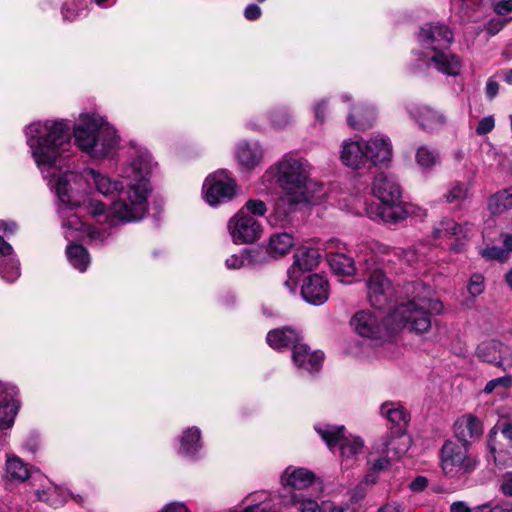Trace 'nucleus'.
I'll list each match as a JSON object with an SVG mask.
<instances>
[{"instance_id":"nucleus-43","label":"nucleus","mask_w":512,"mask_h":512,"mask_svg":"<svg viewBox=\"0 0 512 512\" xmlns=\"http://www.w3.org/2000/svg\"><path fill=\"white\" fill-rule=\"evenodd\" d=\"M270 122L276 129H283L291 122V115L285 108H277L270 112Z\"/></svg>"},{"instance_id":"nucleus-42","label":"nucleus","mask_w":512,"mask_h":512,"mask_svg":"<svg viewBox=\"0 0 512 512\" xmlns=\"http://www.w3.org/2000/svg\"><path fill=\"white\" fill-rule=\"evenodd\" d=\"M467 192L468 188L464 183L455 182L444 197L448 203H458L467 197Z\"/></svg>"},{"instance_id":"nucleus-55","label":"nucleus","mask_w":512,"mask_h":512,"mask_svg":"<svg viewBox=\"0 0 512 512\" xmlns=\"http://www.w3.org/2000/svg\"><path fill=\"white\" fill-rule=\"evenodd\" d=\"M494 10L498 15H506L512 12V0H501L494 6Z\"/></svg>"},{"instance_id":"nucleus-1","label":"nucleus","mask_w":512,"mask_h":512,"mask_svg":"<svg viewBox=\"0 0 512 512\" xmlns=\"http://www.w3.org/2000/svg\"><path fill=\"white\" fill-rule=\"evenodd\" d=\"M26 143L32 158L58 201V213L62 218L67 240L88 237L91 241L103 242L110 235L106 229L86 225L78 215L70 213L82 203L87 186L94 184L96 190L104 195L118 194L122 199L127 190L126 181H117L94 169H85L82 173L65 171L71 156V127L68 120H46L33 122L25 128Z\"/></svg>"},{"instance_id":"nucleus-48","label":"nucleus","mask_w":512,"mask_h":512,"mask_svg":"<svg viewBox=\"0 0 512 512\" xmlns=\"http://www.w3.org/2000/svg\"><path fill=\"white\" fill-rule=\"evenodd\" d=\"M495 127V120L493 116H487L482 118L477 127H476V133L478 135H485L489 132H491Z\"/></svg>"},{"instance_id":"nucleus-35","label":"nucleus","mask_w":512,"mask_h":512,"mask_svg":"<svg viewBox=\"0 0 512 512\" xmlns=\"http://www.w3.org/2000/svg\"><path fill=\"white\" fill-rule=\"evenodd\" d=\"M415 162L422 171H432L441 163L440 152L429 145H420L415 151Z\"/></svg>"},{"instance_id":"nucleus-61","label":"nucleus","mask_w":512,"mask_h":512,"mask_svg":"<svg viewBox=\"0 0 512 512\" xmlns=\"http://www.w3.org/2000/svg\"><path fill=\"white\" fill-rule=\"evenodd\" d=\"M450 512H472V509L463 501L453 502L450 506Z\"/></svg>"},{"instance_id":"nucleus-32","label":"nucleus","mask_w":512,"mask_h":512,"mask_svg":"<svg viewBox=\"0 0 512 512\" xmlns=\"http://www.w3.org/2000/svg\"><path fill=\"white\" fill-rule=\"evenodd\" d=\"M375 119V110L364 104L353 106L348 114L347 122L353 129L364 130Z\"/></svg>"},{"instance_id":"nucleus-22","label":"nucleus","mask_w":512,"mask_h":512,"mask_svg":"<svg viewBox=\"0 0 512 512\" xmlns=\"http://www.w3.org/2000/svg\"><path fill=\"white\" fill-rule=\"evenodd\" d=\"M483 432L481 421L472 414L464 415L454 423L455 437L460 445L469 447L472 441L478 439Z\"/></svg>"},{"instance_id":"nucleus-16","label":"nucleus","mask_w":512,"mask_h":512,"mask_svg":"<svg viewBox=\"0 0 512 512\" xmlns=\"http://www.w3.org/2000/svg\"><path fill=\"white\" fill-rule=\"evenodd\" d=\"M18 390L15 386L0 381V428L9 429L13 426L19 410L16 398Z\"/></svg>"},{"instance_id":"nucleus-33","label":"nucleus","mask_w":512,"mask_h":512,"mask_svg":"<svg viewBox=\"0 0 512 512\" xmlns=\"http://www.w3.org/2000/svg\"><path fill=\"white\" fill-rule=\"evenodd\" d=\"M179 453L187 457H194L202 448L201 431L198 427H189L180 436Z\"/></svg>"},{"instance_id":"nucleus-11","label":"nucleus","mask_w":512,"mask_h":512,"mask_svg":"<svg viewBox=\"0 0 512 512\" xmlns=\"http://www.w3.org/2000/svg\"><path fill=\"white\" fill-rule=\"evenodd\" d=\"M236 192L237 183L226 170H219L208 175L202 186L203 198L210 206L231 201Z\"/></svg>"},{"instance_id":"nucleus-58","label":"nucleus","mask_w":512,"mask_h":512,"mask_svg":"<svg viewBox=\"0 0 512 512\" xmlns=\"http://www.w3.org/2000/svg\"><path fill=\"white\" fill-rule=\"evenodd\" d=\"M428 480L426 477L418 476L410 483V489L414 492H420L427 487Z\"/></svg>"},{"instance_id":"nucleus-64","label":"nucleus","mask_w":512,"mask_h":512,"mask_svg":"<svg viewBox=\"0 0 512 512\" xmlns=\"http://www.w3.org/2000/svg\"><path fill=\"white\" fill-rule=\"evenodd\" d=\"M503 245L505 252L512 251V234H503Z\"/></svg>"},{"instance_id":"nucleus-31","label":"nucleus","mask_w":512,"mask_h":512,"mask_svg":"<svg viewBox=\"0 0 512 512\" xmlns=\"http://www.w3.org/2000/svg\"><path fill=\"white\" fill-rule=\"evenodd\" d=\"M36 495L40 501L47 502L53 507L64 505L69 497L78 503L82 501L80 496L75 497L69 490L54 485L49 486L47 489L37 490Z\"/></svg>"},{"instance_id":"nucleus-9","label":"nucleus","mask_w":512,"mask_h":512,"mask_svg":"<svg viewBox=\"0 0 512 512\" xmlns=\"http://www.w3.org/2000/svg\"><path fill=\"white\" fill-rule=\"evenodd\" d=\"M468 449L455 441H445L440 451V465L446 477L460 480L477 469L479 459Z\"/></svg>"},{"instance_id":"nucleus-5","label":"nucleus","mask_w":512,"mask_h":512,"mask_svg":"<svg viewBox=\"0 0 512 512\" xmlns=\"http://www.w3.org/2000/svg\"><path fill=\"white\" fill-rule=\"evenodd\" d=\"M372 194L380 201L379 204L367 205L362 199H353L352 205L348 208L355 214L365 213L373 221L386 224H397L408 215L405 204L402 201L401 187L393 175L381 172L374 177L371 186Z\"/></svg>"},{"instance_id":"nucleus-56","label":"nucleus","mask_w":512,"mask_h":512,"mask_svg":"<svg viewBox=\"0 0 512 512\" xmlns=\"http://www.w3.org/2000/svg\"><path fill=\"white\" fill-rule=\"evenodd\" d=\"M18 225L14 221L0 220V232L4 235L9 236L17 232Z\"/></svg>"},{"instance_id":"nucleus-34","label":"nucleus","mask_w":512,"mask_h":512,"mask_svg":"<svg viewBox=\"0 0 512 512\" xmlns=\"http://www.w3.org/2000/svg\"><path fill=\"white\" fill-rule=\"evenodd\" d=\"M321 255L315 248L301 247L294 254L292 268L298 272L312 271L320 263Z\"/></svg>"},{"instance_id":"nucleus-2","label":"nucleus","mask_w":512,"mask_h":512,"mask_svg":"<svg viewBox=\"0 0 512 512\" xmlns=\"http://www.w3.org/2000/svg\"><path fill=\"white\" fill-rule=\"evenodd\" d=\"M412 299L399 303L384 322V313L363 310L357 312L351 324L362 337L377 339L389 335L390 331L407 328L417 334H425L431 328V314H439L443 304L432 297V290L427 285H412Z\"/></svg>"},{"instance_id":"nucleus-47","label":"nucleus","mask_w":512,"mask_h":512,"mask_svg":"<svg viewBox=\"0 0 512 512\" xmlns=\"http://www.w3.org/2000/svg\"><path fill=\"white\" fill-rule=\"evenodd\" d=\"M480 254L486 259L503 260L506 258L505 250L497 246L481 249Z\"/></svg>"},{"instance_id":"nucleus-17","label":"nucleus","mask_w":512,"mask_h":512,"mask_svg":"<svg viewBox=\"0 0 512 512\" xmlns=\"http://www.w3.org/2000/svg\"><path fill=\"white\" fill-rule=\"evenodd\" d=\"M340 160L342 164L352 170H360L367 166L363 138L345 139L341 144Z\"/></svg>"},{"instance_id":"nucleus-60","label":"nucleus","mask_w":512,"mask_h":512,"mask_svg":"<svg viewBox=\"0 0 512 512\" xmlns=\"http://www.w3.org/2000/svg\"><path fill=\"white\" fill-rule=\"evenodd\" d=\"M403 256L409 265H414L420 261V255L416 252L415 249L404 251Z\"/></svg>"},{"instance_id":"nucleus-8","label":"nucleus","mask_w":512,"mask_h":512,"mask_svg":"<svg viewBox=\"0 0 512 512\" xmlns=\"http://www.w3.org/2000/svg\"><path fill=\"white\" fill-rule=\"evenodd\" d=\"M73 135L77 147L95 160L111 157L120 143L114 127L94 112L80 114Z\"/></svg>"},{"instance_id":"nucleus-59","label":"nucleus","mask_w":512,"mask_h":512,"mask_svg":"<svg viewBox=\"0 0 512 512\" xmlns=\"http://www.w3.org/2000/svg\"><path fill=\"white\" fill-rule=\"evenodd\" d=\"M492 512H512V502L502 501L498 503L491 502Z\"/></svg>"},{"instance_id":"nucleus-30","label":"nucleus","mask_w":512,"mask_h":512,"mask_svg":"<svg viewBox=\"0 0 512 512\" xmlns=\"http://www.w3.org/2000/svg\"><path fill=\"white\" fill-rule=\"evenodd\" d=\"M281 510L283 508L297 507L299 512H324L323 504L320 506L314 499L290 492L288 495L279 494Z\"/></svg>"},{"instance_id":"nucleus-40","label":"nucleus","mask_w":512,"mask_h":512,"mask_svg":"<svg viewBox=\"0 0 512 512\" xmlns=\"http://www.w3.org/2000/svg\"><path fill=\"white\" fill-rule=\"evenodd\" d=\"M6 475L10 481L24 482L29 478L30 472L20 458L12 456L6 461Z\"/></svg>"},{"instance_id":"nucleus-13","label":"nucleus","mask_w":512,"mask_h":512,"mask_svg":"<svg viewBox=\"0 0 512 512\" xmlns=\"http://www.w3.org/2000/svg\"><path fill=\"white\" fill-rule=\"evenodd\" d=\"M475 356L481 362L503 370H512V349L499 340L485 339L481 341L475 349Z\"/></svg>"},{"instance_id":"nucleus-26","label":"nucleus","mask_w":512,"mask_h":512,"mask_svg":"<svg viewBox=\"0 0 512 512\" xmlns=\"http://www.w3.org/2000/svg\"><path fill=\"white\" fill-rule=\"evenodd\" d=\"M378 452H385L393 459H397L405 454L410 446V439L407 435L398 432H391L376 442Z\"/></svg>"},{"instance_id":"nucleus-50","label":"nucleus","mask_w":512,"mask_h":512,"mask_svg":"<svg viewBox=\"0 0 512 512\" xmlns=\"http://www.w3.org/2000/svg\"><path fill=\"white\" fill-rule=\"evenodd\" d=\"M299 272L295 268L288 270V279L285 281V286L291 293H295L298 285Z\"/></svg>"},{"instance_id":"nucleus-12","label":"nucleus","mask_w":512,"mask_h":512,"mask_svg":"<svg viewBox=\"0 0 512 512\" xmlns=\"http://www.w3.org/2000/svg\"><path fill=\"white\" fill-rule=\"evenodd\" d=\"M232 241L235 244H247L257 241L262 233L258 220L241 209L227 224Z\"/></svg>"},{"instance_id":"nucleus-21","label":"nucleus","mask_w":512,"mask_h":512,"mask_svg":"<svg viewBox=\"0 0 512 512\" xmlns=\"http://www.w3.org/2000/svg\"><path fill=\"white\" fill-rule=\"evenodd\" d=\"M292 360L297 369L315 373L322 367L324 354L321 351H311L306 344L300 342L292 352Z\"/></svg>"},{"instance_id":"nucleus-24","label":"nucleus","mask_w":512,"mask_h":512,"mask_svg":"<svg viewBox=\"0 0 512 512\" xmlns=\"http://www.w3.org/2000/svg\"><path fill=\"white\" fill-rule=\"evenodd\" d=\"M20 276V264L13 247L0 236V277L13 282Z\"/></svg>"},{"instance_id":"nucleus-15","label":"nucleus","mask_w":512,"mask_h":512,"mask_svg":"<svg viewBox=\"0 0 512 512\" xmlns=\"http://www.w3.org/2000/svg\"><path fill=\"white\" fill-rule=\"evenodd\" d=\"M365 152L368 164L374 166H387L393 155V148L390 139L382 134L373 135L364 140Z\"/></svg>"},{"instance_id":"nucleus-6","label":"nucleus","mask_w":512,"mask_h":512,"mask_svg":"<svg viewBox=\"0 0 512 512\" xmlns=\"http://www.w3.org/2000/svg\"><path fill=\"white\" fill-rule=\"evenodd\" d=\"M452 31L443 24H425L418 32L420 44L419 63L416 67H434L439 72L456 76L461 70L460 59L449 51L453 41Z\"/></svg>"},{"instance_id":"nucleus-4","label":"nucleus","mask_w":512,"mask_h":512,"mask_svg":"<svg viewBox=\"0 0 512 512\" xmlns=\"http://www.w3.org/2000/svg\"><path fill=\"white\" fill-rule=\"evenodd\" d=\"M311 171L312 165L307 159L292 153L283 155L265 171L263 180L275 181L282 191L268 218L272 226L289 224L298 205L308 201Z\"/></svg>"},{"instance_id":"nucleus-41","label":"nucleus","mask_w":512,"mask_h":512,"mask_svg":"<svg viewBox=\"0 0 512 512\" xmlns=\"http://www.w3.org/2000/svg\"><path fill=\"white\" fill-rule=\"evenodd\" d=\"M393 458L385 454V452H378L376 449V443H374L372 451L369 453L368 464L371 466L372 472H379L386 469Z\"/></svg>"},{"instance_id":"nucleus-38","label":"nucleus","mask_w":512,"mask_h":512,"mask_svg":"<svg viewBox=\"0 0 512 512\" xmlns=\"http://www.w3.org/2000/svg\"><path fill=\"white\" fill-rule=\"evenodd\" d=\"M69 263L78 271L84 272L90 264V256L86 248L77 244H70L66 248Z\"/></svg>"},{"instance_id":"nucleus-37","label":"nucleus","mask_w":512,"mask_h":512,"mask_svg":"<svg viewBox=\"0 0 512 512\" xmlns=\"http://www.w3.org/2000/svg\"><path fill=\"white\" fill-rule=\"evenodd\" d=\"M328 261L332 271L337 275L353 276L357 271L354 259L343 253L330 255Z\"/></svg>"},{"instance_id":"nucleus-28","label":"nucleus","mask_w":512,"mask_h":512,"mask_svg":"<svg viewBox=\"0 0 512 512\" xmlns=\"http://www.w3.org/2000/svg\"><path fill=\"white\" fill-rule=\"evenodd\" d=\"M266 340L268 345L275 350L292 349L293 352L295 346L302 341V337L296 330L285 327L268 332Z\"/></svg>"},{"instance_id":"nucleus-3","label":"nucleus","mask_w":512,"mask_h":512,"mask_svg":"<svg viewBox=\"0 0 512 512\" xmlns=\"http://www.w3.org/2000/svg\"><path fill=\"white\" fill-rule=\"evenodd\" d=\"M155 166L156 163L146 148H133L130 160L121 175L127 186L122 199L112 203L109 214L106 213L103 203L91 200L88 212L93 217L104 216L111 226L115 220L128 223L144 218L148 212L149 177Z\"/></svg>"},{"instance_id":"nucleus-23","label":"nucleus","mask_w":512,"mask_h":512,"mask_svg":"<svg viewBox=\"0 0 512 512\" xmlns=\"http://www.w3.org/2000/svg\"><path fill=\"white\" fill-rule=\"evenodd\" d=\"M249 505L241 511L231 512H280L281 502L279 494L270 491H257L247 497Z\"/></svg>"},{"instance_id":"nucleus-53","label":"nucleus","mask_w":512,"mask_h":512,"mask_svg":"<svg viewBox=\"0 0 512 512\" xmlns=\"http://www.w3.org/2000/svg\"><path fill=\"white\" fill-rule=\"evenodd\" d=\"M326 111H327V103L325 100H321L315 104V106H314L315 118L320 123H323L325 121Z\"/></svg>"},{"instance_id":"nucleus-27","label":"nucleus","mask_w":512,"mask_h":512,"mask_svg":"<svg viewBox=\"0 0 512 512\" xmlns=\"http://www.w3.org/2000/svg\"><path fill=\"white\" fill-rule=\"evenodd\" d=\"M295 244L292 233L286 231L274 232L270 235L265 250L266 263L269 258H278L287 255Z\"/></svg>"},{"instance_id":"nucleus-29","label":"nucleus","mask_w":512,"mask_h":512,"mask_svg":"<svg viewBox=\"0 0 512 512\" xmlns=\"http://www.w3.org/2000/svg\"><path fill=\"white\" fill-rule=\"evenodd\" d=\"M266 263L263 248L245 249L240 254L229 256L225 265L228 269H240L245 266H261Z\"/></svg>"},{"instance_id":"nucleus-63","label":"nucleus","mask_w":512,"mask_h":512,"mask_svg":"<svg viewBox=\"0 0 512 512\" xmlns=\"http://www.w3.org/2000/svg\"><path fill=\"white\" fill-rule=\"evenodd\" d=\"M486 93L489 98H494L498 93V84L495 81H489L486 85Z\"/></svg>"},{"instance_id":"nucleus-36","label":"nucleus","mask_w":512,"mask_h":512,"mask_svg":"<svg viewBox=\"0 0 512 512\" xmlns=\"http://www.w3.org/2000/svg\"><path fill=\"white\" fill-rule=\"evenodd\" d=\"M380 414L391 424L401 428L407 424L409 414L398 402L387 401L380 406Z\"/></svg>"},{"instance_id":"nucleus-46","label":"nucleus","mask_w":512,"mask_h":512,"mask_svg":"<svg viewBox=\"0 0 512 512\" xmlns=\"http://www.w3.org/2000/svg\"><path fill=\"white\" fill-rule=\"evenodd\" d=\"M468 291L472 296L480 295L484 291V277L480 274L472 275L468 283Z\"/></svg>"},{"instance_id":"nucleus-51","label":"nucleus","mask_w":512,"mask_h":512,"mask_svg":"<svg viewBox=\"0 0 512 512\" xmlns=\"http://www.w3.org/2000/svg\"><path fill=\"white\" fill-rule=\"evenodd\" d=\"M324 512H357L354 508L350 507L349 504L335 505L331 502L323 503Z\"/></svg>"},{"instance_id":"nucleus-19","label":"nucleus","mask_w":512,"mask_h":512,"mask_svg":"<svg viewBox=\"0 0 512 512\" xmlns=\"http://www.w3.org/2000/svg\"><path fill=\"white\" fill-rule=\"evenodd\" d=\"M238 164L245 170L255 169L264 158V150L258 141H240L235 149Z\"/></svg>"},{"instance_id":"nucleus-62","label":"nucleus","mask_w":512,"mask_h":512,"mask_svg":"<svg viewBox=\"0 0 512 512\" xmlns=\"http://www.w3.org/2000/svg\"><path fill=\"white\" fill-rule=\"evenodd\" d=\"M62 15L64 20L74 21L79 16V13L76 9L71 10L69 7L64 6L62 9Z\"/></svg>"},{"instance_id":"nucleus-57","label":"nucleus","mask_w":512,"mask_h":512,"mask_svg":"<svg viewBox=\"0 0 512 512\" xmlns=\"http://www.w3.org/2000/svg\"><path fill=\"white\" fill-rule=\"evenodd\" d=\"M159 512H189V509L183 502H171L164 506Z\"/></svg>"},{"instance_id":"nucleus-25","label":"nucleus","mask_w":512,"mask_h":512,"mask_svg":"<svg viewBox=\"0 0 512 512\" xmlns=\"http://www.w3.org/2000/svg\"><path fill=\"white\" fill-rule=\"evenodd\" d=\"M470 231L468 224L464 226L457 224L452 219H444L434 228L435 238H445L454 236L456 243L451 244V250L460 252L464 246L463 239L467 238Z\"/></svg>"},{"instance_id":"nucleus-49","label":"nucleus","mask_w":512,"mask_h":512,"mask_svg":"<svg viewBox=\"0 0 512 512\" xmlns=\"http://www.w3.org/2000/svg\"><path fill=\"white\" fill-rule=\"evenodd\" d=\"M484 162H488L489 165H493L494 163L501 164V155L497 151V149L490 143L486 145V150L484 151Z\"/></svg>"},{"instance_id":"nucleus-44","label":"nucleus","mask_w":512,"mask_h":512,"mask_svg":"<svg viewBox=\"0 0 512 512\" xmlns=\"http://www.w3.org/2000/svg\"><path fill=\"white\" fill-rule=\"evenodd\" d=\"M248 214L255 216H264L267 212L266 204L262 200L251 199L248 200L243 208Z\"/></svg>"},{"instance_id":"nucleus-54","label":"nucleus","mask_w":512,"mask_h":512,"mask_svg":"<svg viewBox=\"0 0 512 512\" xmlns=\"http://www.w3.org/2000/svg\"><path fill=\"white\" fill-rule=\"evenodd\" d=\"M500 491L505 495V496H512V471L511 472H507L504 477H503V481L500 485Z\"/></svg>"},{"instance_id":"nucleus-7","label":"nucleus","mask_w":512,"mask_h":512,"mask_svg":"<svg viewBox=\"0 0 512 512\" xmlns=\"http://www.w3.org/2000/svg\"><path fill=\"white\" fill-rule=\"evenodd\" d=\"M356 257L368 275L366 280L367 299L376 309L382 310L392 301L394 288L379 264L390 252V247L378 241L361 242L356 247Z\"/></svg>"},{"instance_id":"nucleus-52","label":"nucleus","mask_w":512,"mask_h":512,"mask_svg":"<svg viewBox=\"0 0 512 512\" xmlns=\"http://www.w3.org/2000/svg\"><path fill=\"white\" fill-rule=\"evenodd\" d=\"M262 14L261 8L256 4H249L244 10V16L249 21H255Z\"/></svg>"},{"instance_id":"nucleus-10","label":"nucleus","mask_w":512,"mask_h":512,"mask_svg":"<svg viewBox=\"0 0 512 512\" xmlns=\"http://www.w3.org/2000/svg\"><path fill=\"white\" fill-rule=\"evenodd\" d=\"M315 430L331 451L340 450L342 464L346 467L351 466V461L363 451L364 441L358 436H346L344 426L318 424Z\"/></svg>"},{"instance_id":"nucleus-45","label":"nucleus","mask_w":512,"mask_h":512,"mask_svg":"<svg viewBox=\"0 0 512 512\" xmlns=\"http://www.w3.org/2000/svg\"><path fill=\"white\" fill-rule=\"evenodd\" d=\"M509 388L512 386V377L511 376H503L499 378H495L487 382L484 387V392L486 394L492 393L497 387Z\"/></svg>"},{"instance_id":"nucleus-14","label":"nucleus","mask_w":512,"mask_h":512,"mask_svg":"<svg viewBox=\"0 0 512 512\" xmlns=\"http://www.w3.org/2000/svg\"><path fill=\"white\" fill-rule=\"evenodd\" d=\"M408 112L425 132L439 131L448 123V118L443 112L426 105L412 104L408 107Z\"/></svg>"},{"instance_id":"nucleus-20","label":"nucleus","mask_w":512,"mask_h":512,"mask_svg":"<svg viewBox=\"0 0 512 512\" xmlns=\"http://www.w3.org/2000/svg\"><path fill=\"white\" fill-rule=\"evenodd\" d=\"M316 480L313 471L296 466H288L280 475V484L284 488L305 490L312 486Z\"/></svg>"},{"instance_id":"nucleus-18","label":"nucleus","mask_w":512,"mask_h":512,"mask_svg":"<svg viewBox=\"0 0 512 512\" xmlns=\"http://www.w3.org/2000/svg\"><path fill=\"white\" fill-rule=\"evenodd\" d=\"M303 299L315 306L324 304L329 298V283L320 274H311L305 278L301 286Z\"/></svg>"},{"instance_id":"nucleus-39","label":"nucleus","mask_w":512,"mask_h":512,"mask_svg":"<svg viewBox=\"0 0 512 512\" xmlns=\"http://www.w3.org/2000/svg\"><path fill=\"white\" fill-rule=\"evenodd\" d=\"M488 208L493 214H501L512 209V187L493 194L488 201Z\"/></svg>"}]
</instances>
